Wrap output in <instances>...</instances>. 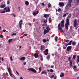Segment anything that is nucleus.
<instances>
[{"label": "nucleus", "mask_w": 79, "mask_h": 79, "mask_svg": "<svg viewBox=\"0 0 79 79\" xmlns=\"http://www.w3.org/2000/svg\"><path fill=\"white\" fill-rule=\"evenodd\" d=\"M56 12H57V11L58 12H60L61 11V8H59L58 10H57V9H56Z\"/></svg>", "instance_id": "obj_17"}, {"label": "nucleus", "mask_w": 79, "mask_h": 79, "mask_svg": "<svg viewBox=\"0 0 79 79\" xmlns=\"http://www.w3.org/2000/svg\"><path fill=\"white\" fill-rule=\"evenodd\" d=\"M3 32H5L6 31V30H5V29H3Z\"/></svg>", "instance_id": "obj_55"}, {"label": "nucleus", "mask_w": 79, "mask_h": 79, "mask_svg": "<svg viewBox=\"0 0 79 79\" xmlns=\"http://www.w3.org/2000/svg\"><path fill=\"white\" fill-rule=\"evenodd\" d=\"M48 32H49V31H48V30H47L46 29H44V35H45L47 33H48Z\"/></svg>", "instance_id": "obj_12"}, {"label": "nucleus", "mask_w": 79, "mask_h": 79, "mask_svg": "<svg viewBox=\"0 0 79 79\" xmlns=\"http://www.w3.org/2000/svg\"><path fill=\"white\" fill-rule=\"evenodd\" d=\"M18 9H19V11H20V9H21V8H20V7H19V6H18Z\"/></svg>", "instance_id": "obj_57"}, {"label": "nucleus", "mask_w": 79, "mask_h": 79, "mask_svg": "<svg viewBox=\"0 0 79 79\" xmlns=\"http://www.w3.org/2000/svg\"><path fill=\"white\" fill-rule=\"evenodd\" d=\"M69 42V40H66V42H67V43H68Z\"/></svg>", "instance_id": "obj_61"}, {"label": "nucleus", "mask_w": 79, "mask_h": 79, "mask_svg": "<svg viewBox=\"0 0 79 79\" xmlns=\"http://www.w3.org/2000/svg\"><path fill=\"white\" fill-rule=\"evenodd\" d=\"M48 8H50V7H51V4H50V3H49L48 5Z\"/></svg>", "instance_id": "obj_34"}, {"label": "nucleus", "mask_w": 79, "mask_h": 79, "mask_svg": "<svg viewBox=\"0 0 79 79\" xmlns=\"http://www.w3.org/2000/svg\"><path fill=\"white\" fill-rule=\"evenodd\" d=\"M25 59H26V58H25V57H23L20 58V61H24Z\"/></svg>", "instance_id": "obj_14"}, {"label": "nucleus", "mask_w": 79, "mask_h": 79, "mask_svg": "<svg viewBox=\"0 0 79 79\" xmlns=\"http://www.w3.org/2000/svg\"><path fill=\"white\" fill-rule=\"evenodd\" d=\"M64 43L65 44L64 45H65V46H66V47H67L68 46V45H69L68 44V43L67 44H66V43Z\"/></svg>", "instance_id": "obj_43"}, {"label": "nucleus", "mask_w": 79, "mask_h": 79, "mask_svg": "<svg viewBox=\"0 0 79 79\" xmlns=\"http://www.w3.org/2000/svg\"><path fill=\"white\" fill-rule=\"evenodd\" d=\"M51 68H54V66L51 65Z\"/></svg>", "instance_id": "obj_51"}, {"label": "nucleus", "mask_w": 79, "mask_h": 79, "mask_svg": "<svg viewBox=\"0 0 79 79\" xmlns=\"http://www.w3.org/2000/svg\"><path fill=\"white\" fill-rule=\"evenodd\" d=\"M45 49V46L44 45L40 46V50H44Z\"/></svg>", "instance_id": "obj_7"}, {"label": "nucleus", "mask_w": 79, "mask_h": 79, "mask_svg": "<svg viewBox=\"0 0 79 79\" xmlns=\"http://www.w3.org/2000/svg\"><path fill=\"white\" fill-rule=\"evenodd\" d=\"M50 54H49L47 57V60H49L50 59Z\"/></svg>", "instance_id": "obj_19"}, {"label": "nucleus", "mask_w": 79, "mask_h": 79, "mask_svg": "<svg viewBox=\"0 0 79 79\" xmlns=\"http://www.w3.org/2000/svg\"><path fill=\"white\" fill-rule=\"evenodd\" d=\"M11 15H13V16H14V17H16V15H14V14H11Z\"/></svg>", "instance_id": "obj_49"}, {"label": "nucleus", "mask_w": 79, "mask_h": 79, "mask_svg": "<svg viewBox=\"0 0 79 79\" xmlns=\"http://www.w3.org/2000/svg\"><path fill=\"white\" fill-rule=\"evenodd\" d=\"M7 8H8V7H6L4 9V10H6Z\"/></svg>", "instance_id": "obj_48"}, {"label": "nucleus", "mask_w": 79, "mask_h": 79, "mask_svg": "<svg viewBox=\"0 0 79 79\" xmlns=\"http://www.w3.org/2000/svg\"><path fill=\"white\" fill-rule=\"evenodd\" d=\"M16 35V33H13L11 34L12 36H13V35Z\"/></svg>", "instance_id": "obj_38"}, {"label": "nucleus", "mask_w": 79, "mask_h": 79, "mask_svg": "<svg viewBox=\"0 0 79 79\" xmlns=\"http://www.w3.org/2000/svg\"><path fill=\"white\" fill-rule=\"evenodd\" d=\"M67 52H69V50H71V46H69L66 49Z\"/></svg>", "instance_id": "obj_9"}, {"label": "nucleus", "mask_w": 79, "mask_h": 79, "mask_svg": "<svg viewBox=\"0 0 79 79\" xmlns=\"http://www.w3.org/2000/svg\"><path fill=\"white\" fill-rule=\"evenodd\" d=\"M29 2H28V1H26L25 2V4L27 6V5H29Z\"/></svg>", "instance_id": "obj_24"}, {"label": "nucleus", "mask_w": 79, "mask_h": 79, "mask_svg": "<svg viewBox=\"0 0 79 79\" xmlns=\"http://www.w3.org/2000/svg\"><path fill=\"white\" fill-rule=\"evenodd\" d=\"M72 65H73V63H72V61L71 60H70L69 66L70 67H71V66H72Z\"/></svg>", "instance_id": "obj_23"}, {"label": "nucleus", "mask_w": 79, "mask_h": 79, "mask_svg": "<svg viewBox=\"0 0 79 79\" xmlns=\"http://www.w3.org/2000/svg\"><path fill=\"white\" fill-rule=\"evenodd\" d=\"M16 72L17 74H18V75H19V73H18V72H17V71H16Z\"/></svg>", "instance_id": "obj_53"}, {"label": "nucleus", "mask_w": 79, "mask_h": 79, "mask_svg": "<svg viewBox=\"0 0 79 79\" xmlns=\"http://www.w3.org/2000/svg\"><path fill=\"white\" fill-rule=\"evenodd\" d=\"M13 40V39H10L9 40H8V42L9 43H10L12 42V40Z\"/></svg>", "instance_id": "obj_27"}, {"label": "nucleus", "mask_w": 79, "mask_h": 79, "mask_svg": "<svg viewBox=\"0 0 79 79\" xmlns=\"http://www.w3.org/2000/svg\"><path fill=\"white\" fill-rule=\"evenodd\" d=\"M28 70H29V71H31V72L34 73H37V71L35 70V69H34L29 68L28 69Z\"/></svg>", "instance_id": "obj_5"}, {"label": "nucleus", "mask_w": 79, "mask_h": 79, "mask_svg": "<svg viewBox=\"0 0 79 79\" xmlns=\"http://www.w3.org/2000/svg\"><path fill=\"white\" fill-rule=\"evenodd\" d=\"M69 25V19H66V23L65 24V29L66 30H68V26Z\"/></svg>", "instance_id": "obj_2"}, {"label": "nucleus", "mask_w": 79, "mask_h": 79, "mask_svg": "<svg viewBox=\"0 0 79 79\" xmlns=\"http://www.w3.org/2000/svg\"><path fill=\"white\" fill-rule=\"evenodd\" d=\"M24 65H26V62H24L23 63Z\"/></svg>", "instance_id": "obj_59"}, {"label": "nucleus", "mask_w": 79, "mask_h": 79, "mask_svg": "<svg viewBox=\"0 0 79 79\" xmlns=\"http://www.w3.org/2000/svg\"><path fill=\"white\" fill-rule=\"evenodd\" d=\"M41 67H40L39 68V71L41 70Z\"/></svg>", "instance_id": "obj_52"}, {"label": "nucleus", "mask_w": 79, "mask_h": 79, "mask_svg": "<svg viewBox=\"0 0 79 79\" xmlns=\"http://www.w3.org/2000/svg\"><path fill=\"white\" fill-rule=\"evenodd\" d=\"M43 53L45 55H47L48 53V49H45V51H44Z\"/></svg>", "instance_id": "obj_6"}, {"label": "nucleus", "mask_w": 79, "mask_h": 79, "mask_svg": "<svg viewBox=\"0 0 79 79\" xmlns=\"http://www.w3.org/2000/svg\"><path fill=\"white\" fill-rule=\"evenodd\" d=\"M72 44L73 45H76V43L74 42H73L72 43Z\"/></svg>", "instance_id": "obj_29"}, {"label": "nucleus", "mask_w": 79, "mask_h": 79, "mask_svg": "<svg viewBox=\"0 0 79 79\" xmlns=\"http://www.w3.org/2000/svg\"><path fill=\"white\" fill-rule=\"evenodd\" d=\"M49 16H50V14H45L44 16V17L46 19H47V18H48Z\"/></svg>", "instance_id": "obj_10"}, {"label": "nucleus", "mask_w": 79, "mask_h": 79, "mask_svg": "<svg viewBox=\"0 0 79 79\" xmlns=\"http://www.w3.org/2000/svg\"><path fill=\"white\" fill-rule=\"evenodd\" d=\"M61 74L60 75V77H63L64 76V74L63 73H61Z\"/></svg>", "instance_id": "obj_22"}, {"label": "nucleus", "mask_w": 79, "mask_h": 79, "mask_svg": "<svg viewBox=\"0 0 79 79\" xmlns=\"http://www.w3.org/2000/svg\"><path fill=\"white\" fill-rule=\"evenodd\" d=\"M38 13H39V11H36V13L35 12H33V16H35V15H36L37 14H38Z\"/></svg>", "instance_id": "obj_16"}, {"label": "nucleus", "mask_w": 79, "mask_h": 79, "mask_svg": "<svg viewBox=\"0 0 79 79\" xmlns=\"http://www.w3.org/2000/svg\"><path fill=\"white\" fill-rule=\"evenodd\" d=\"M59 5H60V7H61V6H64V4L62 2H60L59 3Z\"/></svg>", "instance_id": "obj_8"}, {"label": "nucleus", "mask_w": 79, "mask_h": 79, "mask_svg": "<svg viewBox=\"0 0 79 79\" xmlns=\"http://www.w3.org/2000/svg\"><path fill=\"white\" fill-rule=\"evenodd\" d=\"M73 25L75 27H76L77 26V19H75L73 20Z\"/></svg>", "instance_id": "obj_4"}, {"label": "nucleus", "mask_w": 79, "mask_h": 79, "mask_svg": "<svg viewBox=\"0 0 79 79\" xmlns=\"http://www.w3.org/2000/svg\"><path fill=\"white\" fill-rule=\"evenodd\" d=\"M60 23H61L60 24L61 27H60V23H59L58 24V29L60 31H63V29L61 27H64V20H62Z\"/></svg>", "instance_id": "obj_1"}, {"label": "nucleus", "mask_w": 79, "mask_h": 79, "mask_svg": "<svg viewBox=\"0 0 79 79\" xmlns=\"http://www.w3.org/2000/svg\"><path fill=\"white\" fill-rule=\"evenodd\" d=\"M9 4H10V1H9V0H8L7 1V4L9 5Z\"/></svg>", "instance_id": "obj_42"}, {"label": "nucleus", "mask_w": 79, "mask_h": 79, "mask_svg": "<svg viewBox=\"0 0 79 79\" xmlns=\"http://www.w3.org/2000/svg\"><path fill=\"white\" fill-rule=\"evenodd\" d=\"M41 4L43 6H45V4H44V3L43 2L41 3Z\"/></svg>", "instance_id": "obj_47"}, {"label": "nucleus", "mask_w": 79, "mask_h": 79, "mask_svg": "<svg viewBox=\"0 0 79 79\" xmlns=\"http://www.w3.org/2000/svg\"><path fill=\"white\" fill-rule=\"evenodd\" d=\"M73 42V40H71L70 41V42L68 43V44H69V45H71V43H72Z\"/></svg>", "instance_id": "obj_28"}, {"label": "nucleus", "mask_w": 79, "mask_h": 79, "mask_svg": "<svg viewBox=\"0 0 79 79\" xmlns=\"http://www.w3.org/2000/svg\"><path fill=\"white\" fill-rule=\"evenodd\" d=\"M40 60L42 61H43V58H41Z\"/></svg>", "instance_id": "obj_60"}, {"label": "nucleus", "mask_w": 79, "mask_h": 79, "mask_svg": "<svg viewBox=\"0 0 79 79\" xmlns=\"http://www.w3.org/2000/svg\"><path fill=\"white\" fill-rule=\"evenodd\" d=\"M20 79H23V77H21L20 78Z\"/></svg>", "instance_id": "obj_64"}, {"label": "nucleus", "mask_w": 79, "mask_h": 79, "mask_svg": "<svg viewBox=\"0 0 79 79\" xmlns=\"http://www.w3.org/2000/svg\"><path fill=\"white\" fill-rule=\"evenodd\" d=\"M55 40H56V41H58V36H56L55 37Z\"/></svg>", "instance_id": "obj_25"}, {"label": "nucleus", "mask_w": 79, "mask_h": 79, "mask_svg": "<svg viewBox=\"0 0 79 79\" xmlns=\"http://www.w3.org/2000/svg\"><path fill=\"white\" fill-rule=\"evenodd\" d=\"M76 68H76V66L75 65H74L73 66V69L74 70H75V69H76Z\"/></svg>", "instance_id": "obj_32"}, {"label": "nucleus", "mask_w": 79, "mask_h": 79, "mask_svg": "<svg viewBox=\"0 0 79 79\" xmlns=\"http://www.w3.org/2000/svg\"><path fill=\"white\" fill-rule=\"evenodd\" d=\"M70 60H71V57H69L68 60V61L69 62L70 61Z\"/></svg>", "instance_id": "obj_46"}, {"label": "nucleus", "mask_w": 79, "mask_h": 79, "mask_svg": "<svg viewBox=\"0 0 79 79\" xmlns=\"http://www.w3.org/2000/svg\"><path fill=\"white\" fill-rule=\"evenodd\" d=\"M63 17H65V16H66V14H64L63 16Z\"/></svg>", "instance_id": "obj_44"}, {"label": "nucleus", "mask_w": 79, "mask_h": 79, "mask_svg": "<svg viewBox=\"0 0 79 79\" xmlns=\"http://www.w3.org/2000/svg\"><path fill=\"white\" fill-rule=\"evenodd\" d=\"M46 29H47L48 31H49V26L48 25L46 27Z\"/></svg>", "instance_id": "obj_21"}, {"label": "nucleus", "mask_w": 79, "mask_h": 79, "mask_svg": "<svg viewBox=\"0 0 79 79\" xmlns=\"http://www.w3.org/2000/svg\"><path fill=\"white\" fill-rule=\"evenodd\" d=\"M6 12L7 13V12H10V7H7V10H6Z\"/></svg>", "instance_id": "obj_15"}, {"label": "nucleus", "mask_w": 79, "mask_h": 79, "mask_svg": "<svg viewBox=\"0 0 79 79\" xmlns=\"http://www.w3.org/2000/svg\"><path fill=\"white\" fill-rule=\"evenodd\" d=\"M28 25H29V26H31V23H29Z\"/></svg>", "instance_id": "obj_62"}, {"label": "nucleus", "mask_w": 79, "mask_h": 79, "mask_svg": "<svg viewBox=\"0 0 79 79\" xmlns=\"http://www.w3.org/2000/svg\"><path fill=\"white\" fill-rule=\"evenodd\" d=\"M45 72H44V71H42V74H45Z\"/></svg>", "instance_id": "obj_54"}, {"label": "nucleus", "mask_w": 79, "mask_h": 79, "mask_svg": "<svg viewBox=\"0 0 79 79\" xmlns=\"http://www.w3.org/2000/svg\"><path fill=\"white\" fill-rule=\"evenodd\" d=\"M23 20H20L19 23V24H21V25H23Z\"/></svg>", "instance_id": "obj_20"}, {"label": "nucleus", "mask_w": 79, "mask_h": 79, "mask_svg": "<svg viewBox=\"0 0 79 79\" xmlns=\"http://www.w3.org/2000/svg\"><path fill=\"white\" fill-rule=\"evenodd\" d=\"M76 55H73V59H74V60H75V59H76Z\"/></svg>", "instance_id": "obj_26"}, {"label": "nucleus", "mask_w": 79, "mask_h": 79, "mask_svg": "<svg viewBox=\"0 0 79 79\" xmlns=\"http://www.w3.org/2000/svg\"><path fill=\"white\" fill-rule=\"evenodd\" d=\"M19 27H20V29H21V28H22V26H21V24H19Z\"/></svg>", "instance_id": "obj_36"}, {"label": "nucleus", "mask_w": 79, "mask_h": 79, "mask_svg": "<svg viewBox=\"0 0 79 79\" xmlns=\"http://www.w3.org/2000/svg\"><path fill=\"white\" fill-rule=\"evenodd\" d=\"M24 36H27V34H25L23 35Z\"/></svg>", "instance_id": "obj_50"}, {"label": "nucleus", "mask_w": 79, "mask_h": 79, "mask_svg": "<svg viewBox=\"0 0 79 79\" xmlns=\"http://www.w3.org/2000/svg\"><path fill=\"white\" fill-rule=\"evenodd\" d=\"M50 73H53V70L52 69H50Z\"/></svg>", "instance_id": "obj_35"}, {"label": "nucleus", "mask_w": 79, "mask_h": 79, "mask_svg": "<svg viewBox=\"0 0 79 79\" xmlns=\"http://www.w3.org/2000/svg\"><path fill=\"white\" fill-rule=\"evenodd\" d=\"M54 79H56V76H55Z\"/></svg>", "instance_id": "obj_58"}, {"label": "nucleus", "mask_w": 79, "mask_h": 79, "mask_svg": "<svg viewBox=\"0 0 79 79\" xmlns=\"http://www.w3.org/2000/svg\"><path fill=\"white\" fill-rule=\"evenodd\" d=\"M10 59L11 61H13V59L12 58V56H11L10 57Z\"/></svg>", "instance_id": "obj_41"}, {"label": "nucleus", "mask_w": 79, "mask_h": 79, "mask_svg": "<svg viewBox=\"0 0 79 79\" xmlns=\"http://www.w3.org/2000/svg\"><path fill=\"white\" fill-rule=\"evenodd\" d=\"M34 56L35 58H38V57L39 56V55L38 53L37 52L35 53L34 54Z\"/></svg>", "instance_id": "obj_11"}, {"label": "nucleus", "mask_w": 79, "mask_h": 79, "mask_svg": "<svg viewBox=\"0 0 79 79\" xmlns=\"http://www.w3.org/2000/svg\"><path fill=\"white\" fill-rule=\"evenodd\" d=\"M8 70L10 76H11V77H13V73H12V72H11V69L10 67H9L8 68Z\"/></svg>", "instance_id": "obj_3"}, {"label": "nucleus", "mask_w": 79, "mask_h": 79, "mask_svg": "<svg viewBox=\"0 0 79 79\" xmlns=\"http://www.w3.org/2000/svg\"><path fill=\"white\" fill-rule=\"evenodd\" d=\"M47 19H46V20H44V23H47Z\"/></svg>", "instance_id": "obj_33"}, {"label": "nucleus", "mask_w": 79, "mask_h": 79, "mask_svg": "<svg viewBox=\"0 0 79 79\" xmlns=\"http://www.w3.org/2000/svg\"><path fill=\"white\" fill-rule=\"evenodd\" d=\"M0 37H1V38H3V35H0Z\"/></svg>", "instance_id": "obj_45"}, {"label": "nucleus", "mask_w": 79, "mask_h": 79, "mask_svg": "<svg viewBox=\"0 0 79 79\" xmlns=\"http://www.w3.org/2000/svg\"><path fill=\"white\" fill-rule=\"evenodd\" d=\"M77 61L79 62V56H77Z\"/></svg>", "instance_id": "obj_37"}, {"label": "nucleus", "mask_w": 79, "mask_h": 79, "mask_svg": "<svg viewBox=\"0 0 79 79\" xmlns=\"http://www.w3.org/2000/svg\"><path fill=\"white\" fill-rule=\"evenodd\" d=\"M53 77H54V75H52V76H51L50 78H51V79H52V78H53Z\"/></svg>", "instance_id": "obj_40"}, {"label": "nucleus", "mask_w": 79, "mask_h": 79, "mask_svg": "<svg viewBox=\"0 0 79 79\" xmlns=\"http://www.w3.org/2000/svg\"><path fill=\"white\" fill-rule=\"evenodd\" d=\"M71 17V14H70L68 16V18H70Z\"/></svg>", "instance_id": "obj_30"}, {"label": "nucleus", "mask_w": 79, "mask_h": 79, "mask_svg": "<svg viewBox=\"0 0 79 79\" xmlns=\"http://www.w3.org/2000/svg\"><path fill=\"white\" fill-rule=\"evenodd\" d=\"M48 20H49V21H50V20H51V17L49 18H48Z\"/></svg>", "instance_id": "obj_56"}, {"label": "nucleus", "mask_w": 79, "mask_h": 79, "mask_svg": "<svg viewBox=\"0 0 79 79\" xmlns=\"http://www.w3.org/2000/svg\"><path fill=\"white\" fill-rule=\"evenodd\" d=\"M73 0H68L69 4L68 5L70 6H71V3H72V1Z\"/></svg>", "instance_id": "obj_13"}, {"label": "nucleus", "mask_w": 79, "mask_h": 79, "mask_svg": "<svg viewBox=\"0 0 79 79\" xmlns=\"http://www.w3.org/2000/svg\"><path fill=\"white\" fill-rule=\"evenodd\" d=\"M5 10H4L3 11H2L1 12H0L1 13H5Z\"/></svg>", "instance_id": "obj_39"}, {"label": "nucleus", "mask_w": 79, "mask_h": 79, "mask_svg": "<svg viewBox=\"0 0 79 79\" xmlns=\"http://www.w3.org/2000/svg\"><path fill=\"white\" fill-rule=\"evenodd\" d=\"M3 60H4L3 58V57H2V61H3Z\"/></svg>", "instance_id": "obj_63"}, {"label": "nucleus", "mask_w": 79, "mask_h": 79, "mask_svg": "<svg viewBox=\"0 0 79 79\" xmlns=\"http://www.w3.org/2000/svg\"><path fill=\"white\" fill-rule=\"evenodd\" d=\"M47 42V40H45V39H43V42H44V43H45V42Z\"/></svg>", "instance_id": "obj_31"}, {"label": "nucleus", "mask_w": 79, "mask_h": 79, "mask_svg": "<svg viewBox=\"0 0 79 79\" xmlns=\"http://www.w3.org/2000/svg\"><path fill=\"white\" fill-rule=\"evenodd\" d=\"M6 6V5H5V4H4L3 5H1L0 7L1 8H5V7Z\"/></svg>", "instance_id": "obj_18"}]
</instances>
